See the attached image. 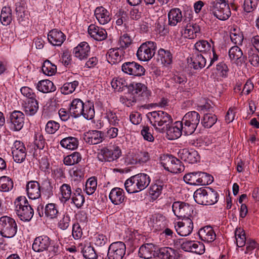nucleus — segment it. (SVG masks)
<instances>
[{
    "instance_id": "nucleus-29",
    "label": "nucleus",
    "mask_w": 259,
    "mask_h": 259,
    "mask_svg": "<svg viewBox=\"0 0 259 259\" xmlns=\"http://www.w3.org/2000/svg\"><path fill=\"white\" fill-rule=\"evenodd\" d=\"M88 33L92 37L98 41L103 40L107 36L105 29L94 24H91L89 26Z\"/></svg>"
},
{
    "instance_id": "nucleus-44",
    "label": "nucleus",
    "mask_w": 259,
    "mask_h": 259,
    "mask_svg": "<svg viewBox=\"0 0 259 259\" xmlns=\"http://www.w3.org/2000/svg\"><path fill=\"white\" fill-rule=\"evenodd\" d=\"M61 194L60 200L62 203H66L70 200L72 196V188L69 184H63L60 188Z\"/></svg>"
},
{
    "instance_id": "nucleus-8",
    "label": "nucleus",
    "mask_w": 259,
    "mask_h": 259,
    "mask_svg": "<svg viewBox=\"0 0 259 259\" xmlns=\"http://www.w3.org/2000/svg\"><path fill=\"white\" fill-rule=\"evenodd\" d=\"M17 232V225L15 220L7 215L0 218V234L5 238L14 237Z\"/></svg>"
},
{
    "instance_id": "nucleus-27",
    "label": "nucleus",
    "mask_w": 259,
    "mask_h": 259,
    "mask_svg": "<svg viewBox=\"0 0 259 259\" xmlns=\"http://www.w3.org/2000/svg\"><path fill=\"white\" fill-rule=\"evenodd\" d=\"M109 198L114 205H119L126 199L123 190L119 187H115L111 190Z\"/></svg>"
},
{
    "instance_id": "nucleus-1",
    "label": "nucleus",
    "mask_w": 259,
    "mask_h": 259,
    "mask_svg": "<svg viewBox=\"0 0 259 259\" xmlns=\"http://www.w3.org/2000/svg\"><path fill=\"white\" fill-rule=\"evenodd\" d=\"M32 250L38 253L47 252L49 258L59 254L60 246L57 243L54 241L47 235H41L36 237L32 245Z\"/></svg>"
},
{
    "instance_id": "nucleus-23",
    "label": "nucleus",
    "mask_w": 259,
    "mask_h": 259,
    "mask_svg": "<svg viewBox=\"0 0 259 259\" xmlns=\"http://www.w3.org/2000/svg\"><path fill=\"white\" fill-rule=\"evenodd\" d=\"M199 238L206 243L213 242L216 239V234L212 227L206 226L199 229L198 231Z\"/></svg>"
},
{
    "instance_id": "nucleus-39",
    "label": "nucleus",
    "mask_w": 259,
    "mask_h": 259,
    "mask_svg": "<svg viewBox=\"0 0 259 259\" xmlns=\"http://www.w3.org/2000/svg\"><path fill=\"white\" fill-rule=\"evenodd\" d=\"M36 89L40 92L48 93L54 92L56 90V87L51 80L44 79L38 82Z\"/></svg>"
},
{
    "instance_id": "nucleus-16",
    "label": "nucleus",
    "mask_w": 259,
    "mask_h": 259,
    "mask_svg": "<svg viewBox=\"0 0 259 259\" xmlns=\"http://www.w3.org/2000/svg\"><path fill=\"white\" fill-rule=\"evenodd\" d=\"M12 153L14 160L16 162H23L26 156V148L23 143L20 141H16L12 148Z\"/></svg>"
},
{
    "instance_id": "nucleus-36",
    "label": "nucleus",
    "mask_w": 259,
    "mask_h": 259,
    "mask_svg": "<svg viewBox=\"0 0 259 259\" xmlns=\"http://www.w3.org/2000/svg\"><path fill=\"white\" fill-rule=\"evenodd\" d=\"M23 107L24 111L27 115L33 116L37 112L38 109V102L36 98L27 100L25 102Z\"/></svg>"
},
{
    "instance_id": "nucleus-51",
    "label": "nucleus",
    "mask_w": 259,
    "mask_h": 259,
    "mask_svg": "<svg viewBox=\"0 0 259 259\" xmlns=\"http://www.w3.org/2000/svg\"><path fill=\"white\" fill-rule=\"evenodd\" d=\"M235 237L237 246L241 247L245 245L246 239L245 234L243 229L240 228H237L235 231Z\"/></svg>"
},
{
    "instance_id": "nucleus-18",
    "label": "nucleus",
    "mask_w": 259,
    "mask_h": 259,
    "mask_svg": "<svg viewBox=\"0 0 259 259\" xmlns=\"http://www.w3.org/2000/svg\"><path fill=\"white\" fill-rule=\"evenodd\" d=\"M181 248L186 251L199 254H203L205 251L204 244L199 241L187 240L181 244Z\"/></svg>"
},
{
    "instance_id": "nucleus-49",
    "label": "nucleus",
    "mask_w": 259,
    "mask_h": 259,
    "mask_svg": "<svg viewBox=\"0 0 259 259\" xmlns=\"http://www.w3.org/2000/svg\"><path fill=\"white\" fill-rule=\"evenodd\" d=\"M135 176L137 177L138 185L139 187L140 191L144 190L149 186L151 182V179L149 176L144 173H140Z\"/></svg>"
},
{
    "instance_id": "nucleus-5",
    "label": "nucleus",
    "mask_w": 259,
    "mask_h": 259,
    "mask_svg": "<svg viewBox=\"0 0 259 259\" xmlns=\"http://www.w3.org/2000/svg\"><path fill=\"white\" fill-rule=\"evenodd\" d=\"M147 117L149 119L151 124L157 130H159L157 126L166 128L168 125H170L173 119L170 115L163 111H154L148 112Z\"/></svg>"
},
{
    "instance_id": "nucleus-4",
    "label": "nucleus",
    "mask_w": 259,
    "mask_h": 259,
    "mask_svg": "<svg viewBox=\"0 0 259 259\" xmlns=\"http://www.w3.org/2000/svg\"><path fill=\"white\" fill-rule=\"evenodd\" d=\"M16 212L23 221H29L32 218L34 211L25 197H18L14 202Z\"/></svg>"
},
{
    "instance_id": "nucleus-63",
    "label": "nucleus",
    "mask_w": 259,
    "mask_h": 259,
    "mask_svg": "<svg viewBox=\"0 0 259 259\" xmlns=\"http://www.w3.org/2000/svg\"><path fill=\"white\" fill-rule=\"evenodd\" d=\"M155 28L157 31L162 35H165L168 32L165 24V20L159 18L155 23Z\"/></svg>"
},
{
    "instance_id": "nucleus-38",
    "label": "nucleus",
    "mask_w": 259,
    "mask_h": 259,
    "mask_svg": "<svg viewBox=\"0 0 259 259\" xmlns=\"http://www.w3.org/2000/svg\"><path fill=\"white\" fill-rule=\"evenodd\" d=\"M168 25L176 26L182 20V12L180 9L174 8L170 10L168 14Z\"/></svg>"
},
{
    "instance_id": "nucleus-35",
    "label": "nucleus",
    "mask_w": 259,
    "mask_h": 259,
    "mask_svg": "<svg viewBox=\"0 0 259 259\" xmlns=\"http://www.w3.org/2000/svg\"><path fill=\"white\" fill-rule=\"evenodd\" d=\"M229 56L231 61L238 64L245 61V57L243 56V52L238 46L232 47L229 51Z\"/></svg>"
},
{
    "instance_id": "nucleus-37",
    "label": "nucleus",
    "mask_w": 259,
    "mask_h": 259,
    "mask_svg": "<svg viewBox=\"0 0 259 259\" xmlns=\"http://www.w3.org/2000/svg\"><path fill=\"white\" fill-rule=\"evenodd\" d=\"M60 144L64 148L73 150L78 148L79 140L76 137L69 136L62 139L60 142Z\"/></svg>"
},
{
    "instance_id": "nucleus-28",
    "label": "nucleus",
    "mask_w": 259,
    "mask_h": 259,
    "mask_svg": "<svg viewBox=\"0 0 259 259\" xmlns=\"http://www.w3.org/2000/svg\"><path fill=\"white\" fill-rule=\"evenodd\" d=\"M166 218L161 214L157 213L152 215L150 220V226L154 231H160L164 229L167 225Z\"/></svg>"
},
{
    "instance_id": "nucleus-22",
    "label": "nucleus",
    "mask_w": 259,
    "mask_h": 259,
    "mask_svg": "<svg viewBox=\"0 0 259 259\" xmlns=\"http://www.w3.org/2000/svg\"><path fill=\"white\" fill-rule=\"evenodd\" d=\"M179 157L184 161L189 163H195L200 159V156L196 150L187 149H183L178 153Z\"/></svg>"
},
{
    "instance_id": "nucleus-25",
    "label": "nucleus",
    "mask_w": 259,
    "mask_h": 259,
    "mask_svg": "<svg viewBox=\"0 0 259 259\" xmlns=\"http://www.w3.org/2000/svg\"><path fill=\"white\" fill-rule=\"evenodd\" d=\"M66 39L65 35L60 30L54 29L48 35L49 41L54 46H60Z\"/></svg>"
},
{
    "instance_id": "nucleus-46",
    "label": "nucleus",
    "mask_w": 259,
    "mask_h": 259,
    "mask_svg": "<svg viewBox=\"0 0 259 259\" xmlns=\"http://www.w3.org/2000/svg\"><path fill=\"white\" fill-rule=\"evenodd\" d=\"M200 28L199 26L195 24H190L187 25L184 31L185 36L189 39H193L197 36V34L199 33Z\"/></svg>"
},
{
    "instance_id": "nucleus-31",
    "label": "nucleus",
    "mask_w": 259,
    "mask_h": 259,
    "mask_svg": "<svg viewBox=\"0 0 259 259\" xmlns=\"http://www.w3.org/2000/svg\"><path fill=\"white\" fill-rule=\"evenodd\" d=\"M164 185L160 180H156L150 187L149 194L151 199L156 200L161 194Z\"/></svg>"
},
{
    "instance_id": "nucleus-9",
    "label": "nucleus",
    "mask_w": 259,
    "mask_h": 259,
    "mask_svg": "<svg viewBox=\"0 0 259 259\" xmlns=\"http://www.w3.org/2000/svg\"><path fill=\"white\" fill-rule=\"evenodd\" d=\"M156 48V44L154 41H148L143 43L137 52L138 59L142 61L150 60L155 54Z\"/></svg>"
},
{
    "instance_id": "nucleus-17",
    "label": "nucleus",
    "mask_w": 259,
    "mask_h": 259,
    "mask_svg": "<svg viewBox=\"0 0 259 259\" xmlns=\"http://www.w3.org/2000/svg\"><path fill=\"white\" fill-rule=\"evenodd\" d=\"M128 92L137 97H141L143 99H147L150 95V92L147 86L142 83L133 82L128 85Z\"/></svg>"
},
{
    "instance_id": "nucleus-12",
    "label": "nucleus",
    "mask_w": 259,
    "mask_h": 259,
    "mask_svg": "<svg viewBox=\"0 0 259 259\" xmlns=\"http://www.w3.org/2000/svg\"><path fill=\"white\" fill-rule=\"evenodd\" d=\"M24 118L25 115L23 112L18 110H14L10 113L7 122L10 123V128L12 131L18 132L23 128Z\"/></svg>"
},
{
    "instance_id": "nucleus-32",
    "label": "nucleus",
    "mask_w": 259,
    "mask_h": 259,
    "mask_svg": "<svg viewBox=\"0 0 259 259\" xmlns=\"http://www.w3.org/2000/svg\"><path fill=\"white\" fill-rule=\"evenodd\" d=\"M84 103L80 99H74L71 102L69 112L70 115L74 118L81 116Z\"/></svg>"
},
{
    "instance_id": "nucleus-55",
    "label": "nucleus",
    "mask_w": 259,
    "mask_h": 259,
    "mask_svg": "<svg viewBox=\"0 0 259 259\" xmlns=\"http://www.w3.org/2000/svg\"><path fill=\"white\" fill-rule=\"evenodd\" d=\"M15 6V11L18 21L19 22L24 21L27 15L24 3H16Z\"/></svg>"
},
{
    "instance_id": "nucleus-52",
    "label": "nucleus",
    "mask_w": 259,
    "mask_h": 259,
    "mask_svg": "<svg viewBox=\"0 0 259 259\" xmlns=\"http://www.w3.org/2000/svg\"><path fill=\"white\" fill-rule=\"evenodd\" d=\"M112 87L117 92H122L127 89L128 85L127 82L122 78H114L111 82Z\"/></svg>"
},
{
    "instance_id": "nucleus-13",
    "label": "nucleus",
    "mask_w": 259,
    "mask_h": 259,
    "mask_svg": "<svg viewBox=\"0 0 259 259\" xmlns=\"http://www.w3.org/2000/svg\"><path fill=\"white\" fill-rule=\"evenodd\" d=\"M126 251L125 244L121 241L111 243L108 247V259H122Z\"/></svg>"
},
{
    "instance_id": "nucleus-45",
    "label": "nucleus",
    "mask_w": 259,
    "mask_h": 259,
    "mask_svg": "<svg viewBox=\"0 0 259 259\" xmlns=\"http://www.w3.org/2000/svg\"><path fill=\"white\" fill-rule=\"evenodd\" d=\"M158 59L165 66L170 65L172 61V56L169 51L160 49L158 51Z\"/></svg>"
},
{
    "instance_id": "nucleus-59",
    "label": "nucleus",
    "mask_w": 259,
    "mask_h": 259,
    "mask_svg": "<svg viewBox=\"0 0 259 259\" xmlns=\"http://www.w3.org/2000/svg\"><path fill=\"white\" fill-rule=\"evenodd\" d=\"M83 256L87 259H96L97 257L95 250L90 244H85L81 250Z\"/></svg>"
},
{
    "instance_id": "nucleus-6",
    "label": "nucleus",
    "mask_w": 259,
    "mask_h": 259,
    "mask_svg": "<svg viewBox=\"0 0 259 259\" xmlns=\"http://www.w3.org/2000/svg\"><path fill=\"white\" fill-rule=\"evenodd\" d=\"M172 210L175 215L179 218L193 219L196 215L192 205L183 201H175L172 205Z\"/></svg>"
},
{
    "instance_id": "nucleus-7",
    "label": "nucleus",
    "mask_w": 259,
    "mask_h": 259,
    "mask_svg": "<svg viewBox=\"0 0 259 259\" xmlns=\"http://www.w3.org/2000/svg\"><path fill=\"white\" fill-rule=\"evenodd\" d=\"M200 116L196 111L187 113L183 117L181 122L184 126V135H189L193 134L196 130L200 122Z\"/></svg>"
},
{
    "instance_id": "nucleus-21",
    "label": "nucleus",
    "mask_w": 259,
    "mask_h": 259,
    "mask_svg": "<svg viewBox=\"0 0 259 259\" xmlns=\"http://www.w3.org/2000/svg\"><path fill=\"white\" fill-rule=\"evenodd\" d=\"M83 138L86 143L96 145L101 143L104 140V134L101 131L92 130L84 133Z\"/></svg>"
},
{
    "instance_id": "nucleus-26",
    "label": "nucleus",
    "mask_w": 259,
    "mask_h": 259,
    "mask_svg": "<svg viewBox=\"0 0 259 259\" xmlns=\"http://www.w3.org/2000/svg\"><path fill=\"white\" fill-rule=\"evenodd\" d=\"M125 51L120 47L111 49L107 52V58L110 63H118L122 60Z\"/></svg>"
},
{
    "instance_id": "nucleus-60",
    "label": "nucleus",
    "mask_w": 259,
    "mask_h": 259,
    "mask_svg": "<svg viewBox=\"0 0 259 259\" xmlns=\"http://www.w3.org/2000/svg\"><path fill=\"white\" fill-rule=\"evenodd\" d=\"M97 186V182L96 179L94 177L89 178L85 184V191L86 193L89 195L93 194L96 190Z\"/></svg>"
},
{
    "instance_id": "nucleus-54",
    "label": "nucleus",
    "mask_w": 259,
    "mask_h": 259,
    "mask_svg": "<svg viewBox=\"0 0 259 259\" xmlns=\"http://www.w3.org/2000/svg\"><path fill=\"white\" fill-rule=\"evenodd\" d=\"M41 70L45 74L48 76H52L56 72L57 66L51 63L50 61L46 60L43 63Z\"/></svg>"
},
{
    "instance_id": "nucleus-11",
    "label": "nucleus",
    "mask_w": 259,
    "mask_h": 259,
    "mask_svg": "<svg viewBox=\"0 0 259 259\" xmlns=\"http://www.w3.org/2000/svg\"><path fill=\"white\" fill-rule=\"evenodd\" d=\"M121 154V151L117 146H114L112 149L107 147L101 149L98 153L99 160L103 161H113L117 159Z\"/></svg>"
},
{
    "instance_id": "nucleus-2",
    "label": "nucleus",
    "mask_w": 259,
    "mask_h": 259,
    "mask_svg": "<svg viewBox=\"0 0 259 259\" xmlns=\"http://www.w3.org/2000/svg\"><path fill=\"white\" fill-rule=\"evenodd\" d=\"M208 10L210 14L220 20H227L231 12L229 5L225 0H214L209 3Z\"/></svg>"
},
{
    "instance_id": "nucleus-64",
    "label": "nucleus",
    "mask_w": 259,
    "mask_h": 259,
    "mask_svg": "<svg viewBox=\"0 0 259 259\" xmlns=\"http://www.w3.org/2000/svg\"><path fill=\"white\" fill-rule=\"evenodd\" d=\"M106 117L108 119L109 123L113 126H119V120L115 112H113L111 110H106Z\"/></svg>"
},
{
    "instance_id": "nucleus-34",
    "label": "nucleus",
    "mask_w": 259,
    "mask_h": 259,
    "mask_svg": "<svg viewBox=\"0 0 259 259\" xmlns=\"http://www.w3.org/2000/svg\"><path fill=\"white\" fill-rule=\"evenodd\" d=\"M206 63L205 58L198 52H196L191 57L190 64L194 69L198 70L203 68L205 66Z\"/></svg>"
},
{
    "instance_id": "nucleus-3",
    "label": "nucleus",
    "mask_w": 259,
    "mask_h": 259,
    "mask_svg": "<svg viewBox=\"0 0 259 259\" xmlns=\"http://www.w3.org/2000/svg\"><path fill=\"white\" fill-rule=\"evenodd\" d=\"M218 197L217 192L209 187L207 189L202 188L198 189L194 193L195 201L198 204L201 205L214 204L218 201Z\"/></svg>"
},
{
    "instance_id": "nucleus-50",
    "label": "nucleus",
    "mask_w": 259,
    "mask_h": 259,
    "mask_svg": "<svg viewBox=\"0 0 259 259\" xmlns=\"http://www.w3.org/2000/svg\"><path fill=\"white\" fill-rule=\"evenodd\" d=\"M81 155L80 153L74 152L64 157L63 162L66 165H73L79 163L81 161Z\"/></svg>"
},
{
    "instance_id": "nucleus-20",
    "label": "nucleus",
    "mask_w": 259,
    "mask_h": 259,
    "mask_svg": "<svg viewBox=\"0 0 259 259\" xmlns=\"http://www.w3.org/2000/svg\"><path fill=\"white\" fill-rule=\"evenodd\" d=\"M90 52L91 48L89 44L85 41H82L73 49L72 54L75 57L82 61L88 59Z\"/></svg>"
},
{
    "instance_id": "nucleus-41",
    "label": "nucleus",
    "mask_w": 259,
    "mask_h": 259,
    "mask_svg": "<svg viewBox=\"0 0 259 259\" xmlns=\"http://www.w3.org/2000/svg\"><path fill=\"white\" fill-rule=\"evenodd\" d=\"M73 192L71 198L73 203L77 208H80L84 202V197L81 188H73Z\"/></svg>"
},
{
    "instance_id": "nucleus-58",
    "label": "nucleus",
    "mask_w": 259,
    "mask_h": 259,
    "mask_svg": "<svg viewBox=\"0 0 259 259\" xmlns=\"http://www.w3.org/2000/svg\"><path fill=\"white\" fill-rule=\"evenodd\" d=\"M78 84L79 82L77 80L70 82H66L61 88V92L64 95L71 94L75 91Z\"/></svg>"
},
{
    "instance_id": "nucleus-56",
    "label": "nucleus",
    "mask_w": 259,
    "mask_h": 259,
    "mask_svg": "<svg viewBox=\"0 0 259 259\" xmlns=\"http://www.w3.org/2000/svg\"><path fill=\"white\" fill-rule=\"evenodd\" d=\"M13 187L12 180L7 176L0 178V190L3 192H8Z\"/></svg>"
},
{
    "instance_id": "nucleus-53",
    "label": "nucleus",
    "mask_w": 259,
    "mask_h": 259,
    "mask_svg": "<svg viewBox=\"0 0 259 259\" xmlns=\"http://www.w3.org/2000/svg\"><path fill=\"white\" fill-rule=\"evenodd\" d=\"M218 118L215 114L205 113L201 120L202 125L206 128L212 127L217 122Z\"/></svg>"
},
{
    "instance_id": "nucleus-10",
    "label": "nucleus",
    "mask_w": 259,
    "mask_h": 259,
    "mask_svg": "<svg viewBox=\"0 0 259 259\" xmlns=\"http://www.w3.org/2000/svg\"><path fill=\"white\" fill-rule=\"evenodd\" d=\"M161 164L165 170L171 173H180L184 169L181 161L172 155L164 156Z\"/></svg>"
},
{
    "instance_id": "nucleus-24",
    "label": "nucleus",
    "mask_w": 259,
    "mask_h": 259,
    "mask_svg": "<svg viewBox=\"0 0 259 259\" xmlns=\"http://www.w3.org/2000/svg\"><path fill=\"white\" fill-rule=\"evenodd\" d=\"M96 18L101 25H105L108 23L111 19L110 13L102 6L98 7L94 11Z\"/></svg>"
},
{
    "instance_id": "nucleus-33",
    "label": "nucleus",
    "mask_w": 259,
    "mask_h": 259,
    "mask_svg": "<svg viewBox=\"0 0 259 259\" xmlns=\"http://www.w3.org/2000/svg\"><path fill=\"white\" fill-rule=\"evenodd\" d=\"M155 245L152 243L142 245L139 250V256L145 259H150L154 255Z\"/></svg>"
},
{
    "instance_id": "nucleus-19",
    "label": "nucleus",
    "mask_w": 259,
    "mask_h": 259,
    "mask_svg": "<svg viewBox=\"0 0 259 259\" xmlns=\"http://www.w3.org/2000/svg\"><path fill=\"white\" fill-rule=\"evenodd\" d=\"M193 219H185L179 222L175 227L178 234L182 236H187L191 234L193 229Z\"/></svg>"
},
{
    "instance_id": "nucleus-62",
    "label": "nucleus",
    "mask_w": 259,
    "mask_h": 259,
    "mask_svg": "<svg viewBox=\"0 0 259 259\" xmlns=\"http://www.w3.org/2000/svg\"><path fill=\"white\" fill-rule=\"evenodd\" d=\"M195 48L197 51V52H206L211 49V45L207 40H201L195 44Z\"/></svg>"
},
{
    "instance_id": "nucleus-43",
    "label": "nucleus",
    "mask_w": 259,
    "mask_h": 259,
    "mask_svg": "<svg viewBox=\"0 0 259 259\" xmlns=\"http://www.w3.org/2000/svg\"><path fill=\"white\" fill-rule=\"evenodd\" d=\"M177 251L170 247L160 248L157 253L161 259H175Z\"/></svg>"
},
{
    "instance_id": "nucleus-14",
    "label": "nucleus",
    "mask_w": 259,
    "mask_h": 259,
    "mask_svg": "<svg viewBox=\"0 0 259 259\" xmlns=\"http://www.w3.org/2000/svg\"><path fill=\"white\" fill-rule=\"evenodd\" d=\"M184 126L181 121L175 122V125L171 124L165 127L159 128V131L161 133L166 132L167 138L169 140H174L179 138L183 133L184 134Z\"/></svg>"
},
{
    "instance_id": "nucleus-30",
    "label": "nucleus",
    "mask_w": 259,
    "mask_h": 259,
    "mask_svg": "<svg viewBox=\"0 0 259 259\" xmlns=\"http://www.w3.org/2000/svg\"><path fill=\"white\" fill-rule=\"evenodd\" d=\"M26 191L29 199L38 198L41 195L39 184L35 181L29 182L26 185Z\"/></svg>"
},
{
    "instance_id": "nucleus-42",
    "label": "nucleus",
    "mask_w": 259,
    "mask_h": 259,
    "mask_svg": "<svg viewBox=\"0 0 259 259\" xmlns=\"http://www.w3.org/2000/svg\"><path fill=\"white\" fill-rule=\"evenodd\" d=\"M83 106L81 115L88 120L93 119L95 116V109L93 102L88 101L84 103Z\"/></svg>"
},
{
    "instance_id": "nucleus-48",
    "label": "nucleus",
    "mask_w": 259,
    "mask_h": 259,
    "mask_svg": "<svg viewBox=\"0 0 259 259\" xmlns=\"http://www.w3.org/2000/svg\"><path fill=\"white\" fill-rule=\"evenodd\" d=\"M200 171H194L186 174L184 177V181L191 185H199Z\"/></svg>"
},
{
    "instance_id": "nucleus-47",
    "label": "nucleus",
    "mask_w": 259,
    "mask_h": 259,
    "mask_svg": "<svg viewBox=\"0 0 259 259\" xmlns=\"http://www.w3.org/2000/svg\"><path fill=\"white\" fill-rule=\"evenodd\" d=\"M0 20L3 25H9L12 20V9L9 7H4L2 8Z\"/></svg>"
},
{
    "instance_id": "nucleus-40",
    "label": "nucleus",
    "mask_w": 259,
    "mask_h": 259,
    "mask_svg": "<svg viewBox=\"0 0 259 259\" xmlns=\"http://www.w3.org/2000/svg\"><path fill=\"white\" fill-rule=\"evenodd\" d=\"M137 177L134 175L127 179L124 183V187L126 191L128 193H135L140 191L138 185Z\"/></svg>"
},
{
    "instance_id": "nucleus-57",
    "label": "nucleus",
    "mask_w": 259,
    "mask_h": 259,
    "mask_svg": "<svg viewBox=\"0 0 259 259\" xmlns=\"http://www.w3.org/2000/svg\"><path fill=\"white\" fill-rule=\"evenodd\" d=\"M57 207L55 203H49L45 207V214L51 219L56 218L58 214Z\"/></svg>"
},
{
    "instance_id": "nucleus-61",
    "label": "nucleus",
    "mask_w": 259,
    "mask_h": 259,
    "mask_svg": "<svg viewBox=\"0 0 259 259\" xmlns=\"http://www.w3.org/2000/svg\"><path fill=\"white\" fill-rule=\"evenodd\" d=\"M132 39L131 36L127 33H124L121 35L118 41L119 47L124 51L129 47L132 43Z\"/></svg>"
},
{
    "instance_id": "nucleus-15",
    "label": "nucleus",
    "mask_w": 259,
    "mask_h": 259,
    "mask_svg": "<svg viewBox=\"0 0 259 259\" xmlns=\"http://www.w3.org/2000/svg\"><path fill=\"white\" fill-rule=\"evenodd\" d=\"M122 71L128 75L141 76L145 74V69L139 63L133 62H126L121 66Z\"/></svg>"
}]
</instances>
